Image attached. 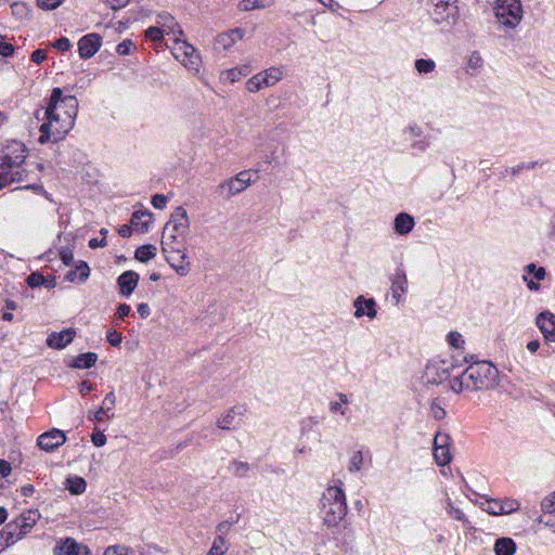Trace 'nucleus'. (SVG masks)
I'll return each mask as SVG.
<instances>
[{"instance_id": "nucleus-48", "label": "nucleus", "mask_w": 555, "mask_h": 555, "mask_svg": "<svg viewBox=\"0 0 555 555\" xmlns=\"http://www.w3.org/2000/svg\"><path fill=\"white\" fill-rule=\"evenodd\" d=\"M422 134H423V130L417 125H411V126L406 127L403 131V135H404L405 140H411V141L416 138H421Z\"/></svg>"}, {"instance_id": "nucleus-24", "label": "nucleus", "mask_w": 555, "mask_h": 555, "mask_svg": "<svg viewBox=\"0 0 555 555\" xmlns=\"http://www.w3.org/2000/svg\"><path fill=\"white\" fill-rule=\"evenodd\" d=\"M11 164L22 168L23 163L26 158V147L23 143L14 141L7 147L4 157Z\"/></svg>"}, {"instance_id": "nucleus-45", "label": "nucleus", "mask_w": 555, "mask_h": 555, "mask_svg": "<svg viewBox=\"0 0 555 555\" xmlns=\"http://www.w3.org/2000/svg\"><path fill=\"white\" fill-rule=\"evenodd\" d=\"M520 503L515 499L505 498L501 500L502 515L511 514L519 509Z\"/></svg>"}, {"instance_id": "nucleus-38", "label": "nucleus", "mask_w": 555, "mask_h": 555, "mask_svg": "<svg viewBox=\"0 0 555 555\" xmlns=\"http://www.w3.org/2000/svg\"><path fill=\"white\" fill-rule=\"evenodd\" d=\"M363 454L362 451H353L350 455L349 462H348V470L350 473H358L363 467Z\"/></svg>"}, {"instance_id": "nucleus-31", "label": "nucleus", "mask_w": 555, "mask_h": 555, "mask_svg": "<svg viewBox=\"0 0 555 555\" xmlns=\"http://www.w3.org/2000/svg\"><path fill=\"white\" fill-rule=\"evenodd\" d=\"M516 551V544L511 538H501L494 544L496 555H513Z\"/></svg>"}, {"instance_id": "nucleus-34", "label": "nucleus", "mask_w": 555, "mask_h": 555, "mask_svg": "<svg viewBox=\"0 0 555 555\" xmlns=\"http://www.w3.org/2000/svg\"><path fill=\"white\" fill-rule=\"evenodd\" d=\"M156 246L152 244L142 245L137 248L134 253V257L140 262H147L149 260L153 259L156 256Z\"/></svg>"}, {"instance_id": "nucleus-10", "label": "nucleus", "mask_w": 555, "mask_h": 555, "mask_svg": "<svg viewBox=\"0 0 555 555\" xmlns=\"http://www.w3.org/2000/svg\"><path fill=\"white\" fill-rule=\"evenodd\" d=\"M249 171H241L234 178L228 179L220 183L217 192L220 196L230 198L245 191L251 182Z\"/></svg>"}, {"instance_id": "nucleus-15", "label": "nucleus", "mask_w": 555, "mask_h": 555, "mask_svg": "<svg viewBox=\"0 0 555 555\" xmlns=\"http://www.w3.org/2000/svg\"><path fill=\"white\" fill-rule=\"evenodd\" d=\"M53 555H91L88 546L78 543L73 538L60 539L54 548Z\"/></svg>"}, {"instance_id": "nucleus-35", "label": "nucleus", "mask_w": 555, "mask_h": 555, "mask_svg": "<svg viewBox=\"0 0 555 555\" xmlns=\"http://www.w3.org/2000/svg\"><path fill=\"white\" fill-rule=\"evenodd\" d=\"M433 455L439 466H446L452 461L450 447L433 448Z\"/></svg>"}, {"instance_id": "nucleus-32", "label": "nucleus", "mask_w": 555, "mask_h": 555, "mask_svg": "<svg viewBox=\"0 0 555 555\" xmlns=\"http://www.w3.org/2000/svg\"><path fill=\"white\" fill-rule=\"evenodd\" d=\"M337 400H332L328 403V409L332 413H339L341 416L347 414L346 405L349 403V399L346 393L338 392L336 395Z\"/></svg>"}, {"instance_id": "nucleus-9", "label": "nucleus", "mask_w": 555, "mask_h": 555, "mask_svg": "<svg viewBox=\"0 0 555 555\" xmlns=\"http://www.w3.org/2000/svg\"><path fill=\"white\" fill-rule=\"evenodd\" d=\"M283 78V72L278 67H270L254 76L246 82V89L249 92H258L263 88L276 85Z\"/></svg>"}, {"instance_id": "nucleus-16", "label": "nucleus", "mask_w": 555, "mask_h": 555, "mask_svg": "<svg viewBox=\"0 0 555 555\" xmlns=\"http://www.w3.org/2000/svg\"><path fill=\"white\" fill-rule=\"evenodd\" d=\"M66 441L65 434L60 429H52L38 437L37 444L40 449L52 452Z\"/></svg>"}, {"instance_id": "nucleus-60", "label": "nucleus", "mask_w": 555, "mask_h": 555, "mask_svg": "<svg viewBox=\"0 0 555 555\" xmlns=\"http://www.w3.org/2000/svg\"><path fill=\"white\" fill-rule=\"evenodd\" d=\"M3 39L4 38L0 36V54L4 57H8L13 54L14 47L9 42H4Z\"/></svg>"}, {"instance_id": "nucleus-26", "label": "nucleus", "mask_w": 555, "mask_h": 555, "mask_svg": "<svg viewBox=\"0 0 555 555\" xmlns=\"http://www.w3.org/2000/svg\"><path fill=\"white\" fill-rule=\"evenodd\" d=\"M414 225V218L406 212L398 214L393 221L395 232L399 235L409 234L413 230Z\"/></svg>"}, {"instance_id": "nucleus-11", "label": "nucleus", "mask_w": 555, "mask_h": 555, "mask_svg": "<svg viewBox=\"0 0 555 555\" xmlns=\"http://www.w3.org/2000/svg\"><path fill=\"white\" fill-rule=\"evenodd\" d=\"M166 260L175 272L180 276H186L191 271V262L188 260V254L180 246H162Z\"/></svg>"}, {"instance_id": "nucleus-50", "label": "nucleus", "mask_w": 555, "mask_h": 555, "mask_svg": "<svg viewBox=\"0 0 555 555\" xmlns=\"http://www.w3.org/2000/svg\"><path fill=\"white\" fill-rule=\"evenodd\" d=\"M541 509L544 513L553 514L555 513V495L554 493H551L546 498L543 499L541 502Z\"/></svg>"}, {"instance_id": "nucleus-59", "label": "nucleus", "mask_w": 555, "mask_h": 555, "mask_svg": "<svg viewBox=\"0 0 555 555\" xmlns=\"http://www.w3.org/2000/svg\"><path fill=\"white\" fill-rule=\"evenodd\" d=\"M116 403V397L113 391L108 392L106 397L104 398L101 406L105 408V412L113 410Z\"/></svg>"}, {"instance_id": "nucleus-2", "label": "nucleus", "mask_w": 555, "mask_h": 555, "mask_svg": "<svg viewBox=\"0 0 555 555\" xmlns=\"http://www.w3.org/2000/svg\"><path fill=\"white\" fill-rule=\"evenodd\" d=\"M499 377L498 369L488 361H480L470 364L460 377L452 382V389L460 392L466 390L490 389L496 385Z\"/></svg>"}, {"instance_id": "nucleus-28", "label": "nucleus", "mask_w": 555, "mask_h": 555, "mask_svg": "<svg viewBox=\"0 0 555 555\" xmlns=\"http://www.w3.org/2000/svg\"><path fill=\"white\" fill-rule=\"evenodd\" d=\"M17 533L18 528H15V525L12 521L0 531V540L5 547H9L20 540L17 539Z\"/></svg>"}, {"instance_id": "nucleus-62", "label": "nucleus", "mask_w": 555, "mask_h": 555, "mask_svg": "<svg viewBox=\"0 0 555 555\" xmlns=\"http://www.w3.org/2000/svg\"><path fill=\"white\" fill-rule=\"evenodd\" d=\"M60 256L64 264L70 266L74 261V254L69 248H64L60 251Z\"/></svg>"}, {"instance_id": "nucleus-7", "label": "nucleus", "mask_w": 555, "mask_h": 555, "mask_svg": "<svg viewBox=\"0 0 555 555\" xmlns=\"http://www.w3.org/2000/svg\"><path fill=\"white\" fill-rule=\"evenodd\" d=\"M171 53L173 57L179 61L189 72H199L202 65L201 55L196 48H194L188 41L180 38L175 39Z\"/></svg>"}, {"instance_id": "nucleus-21", "label": "nucleus", "mask_w": 555, "mask_h": 555, "mask_svg": "<svg viewBox=\"0 0 555 555\" xmlns=\"http://www.w3.org/2000/svg\"><path fill=\"white\" fill-rule=\"evenodd\" d=\"M76 332L74 328L52 332L47 338V345L53 349H63L73 341Z\"/></svg>"}, {"instance_id": "nucleus-37", "label": "nucleus", "mask_w": 555, "mask_h": 555, "mask_svg": "<svg viewBox=\"0 0 555 555\" xmlns=\"http://www.w3.org/2000/svg\"><path fill=\"white\" fill-rule=\"evenodd\" d=\"M414 67L420 75L430 74L436 69V63L431 59H417Z\"/></svg>"}, {"instance_id": "nucleus-44", "label": "nucleus", "mask_w": 555, "mask_h": 555, "mask_svg": "<svg viewBox=\"0 0 555 555\" xmlns=\"http://www.w3.org/2000/svg\"><path fill=\"white\" fill-rule=\"evenodd\" d=\"M446 511L450 517L462 521L464 525H468V520L462 509L455 507L450 499L447 501Z\"/></svg>"}, {"instance_id": "nucleus-63", "label": "nucleus", "mask_w": 555, "mask_h": 555, "mask_svg": "<svg viewBox=\"0 0 555 555\" xmlns=\"http://www.w3.org/2000/svg\"><path fill=\"white\" fill-rule=\"evenodd\" d=\"M236 520H224L218 524L217 531L224 537V534L231 529Z\"/></svg>"}, {"instance_id": "nucleus-61", "label": "nucleus", "mask_w": 555, "mask_h": 555, "mask_svg": "<svg viewBox=\"0 0 555 555\" xmlns=\"http://www.w3.org/2000/svg\"><path fill=\"white\" fill-rule=\"evenodd\" d=\"M152 205L156 208V209H163L166 207V204H167V197L163 194H155L153 197H152V201H151Z\"/></svg>"}, {"instance_id": "nucleus-5", "label": "nucleus", "mask_w": 555, "mask_h": 555, "mask_svg": "<svg viewBox=\"0 0 555 555\" xmlns=\"http://www.w3.org/2000/svg\"><path fill=\"white\" fill-rule=\"evenodd\" d=\"M493 12L499 27L503 30L516 29L524 18L521 0H496Z\"/></svg>"}, {"instance_id": "nucleus-25", "label": "nucleus", "mask_w": 555, "mask_h": 555, "mask_svg": "<svg viewBox=\"0 0 555 555\" xmlns=\"http://www.w3.org/2000/svg\"><path fill=\"white\" fill-rule=\"evenodd\" d=\"M153 220V214L146 209H143L137 210L132 214L130 223L137 232L145 233L149 231Z\"/></svg>"}, {"instance_id": "nucleus-42", "label": "nucleus", "mask_w": 555, "mask_h": 555, "mask_svg": "<svg viewBox=\"0 0 555 555\" xmlns=\"http://www.w3.org/2000/svg\"><path fill=\"white\" fill-rule=\"evenodd\" d=\"M246 75H247L246 69L233 67V68L222 72L221 78L229 82H235V81H238L243 76H246Z\"/></svg>"}, {"instance_id": "nucleus-33", "label": "nucleus", "mask_w": 555, "mask_h": 555, "mask_svg": "<svg viewBox=\"0 0 555 555\" xmlns=\"http://www.w3.org/2000/svg\"><path fill=\"white\" fill-rule=\"evenodd\" d=\"M89 274L90 269L88 264L85 261H81L75 270L66 274V280L69 282H75L78 276L79 282H85L89 278Z\"/></svg>"}, {"instance_id": "nucleus-39", "label": "nucleus", "mask_w": 555, "mask_h": 555, "mask_svg": "<svg viewBox=\"0 0 555 555\" xmlns=\"http://www.w3.org/2000/svg\"><path fill=\"white\" fill-rule=\"evenodd\" d=\"M228 551V547L225 546V539L222 534H218L214 541L212 544L207 553V555H224Z\"/></svg>"}, {"instance_id": "nucleus-27", "label": "nucleus", "mask_w": 555, "mask_h": 555, "mask_svg": "<svg viewBox=\"0 0 555 555\" xmlns=\"http://www.w3.org/2000/svg\"><path fill=\"white\" fill-rule=\"evenodd\" d=\"M273 3L274 0H240L237 10L241 12L261 10L271 7Z\"/></svg>"}, {"instance_id": "nucleus-57", "label": "nucleus", "mask_w": 555, "mask_h": 555, "mask_svg": "<svg viewBox=\"0 0 555 555\" xmlns=\"http://www.w3.org/2000/svg\"><path fill=\"white\" fill-rule=\"evenodd\" d=\"M52 46H53V48H55L56 50L62 51V52H65V51H67V50H69V49H70L72 43H70V41H69V39H68V38H66V37H61L60 39L55 40V41L53 42V44H52Z\"/></svg>"}, {"instance_id": "nucleus-12", "label": "nucleus", "mask_w": 555, "mask_h": 555, "mask_svg": "<svg viewBox=\"0 0 555 555\" xmlns=\"http://www.w3.org/2000/svg\"><path fill=\"white\" fill-rule=\"evenodd\" d=\"M247 412L245 404H236L227 410L217 421V425L223 430H234L243 422V417Z\"/></svg>"}, {"instance_id": "nucleus-29", "label": "nucleus", "mask_w": 555, "mask_h": 555, "mask_svg": "<svg viewBox=\"0 0 555 555\" xmlns=\"http://www.w3.org/2000/svg\"><path fill=\"white\" fill-rule=\"evenodd\" d=\"M96 360L98 354L94 352L80 353L74 358L72 366L75 369H90Z\"/></svg>"}, {"instance_id": "nucleus-13", "label": "nucleus", "mask_w": 555, "mask_h": 555, "mask_svg": "<svg viewBox=\"0 0 555 555\" xmlns=\"http://www.w3.org/2000/svg\"><path fill=\"white\" fill-rule=\"evenodd\" d=\"M245 29L241 27H235L225 31L218 34L214 41V49L216 51H228L230 50L236 42L243 40L245 37Z\"/></svg>"}, {"instance_id": "nucleus-23", "label": "nucleus", "mask_w": 555, "mask_h": 555, "mask_svg": "<svg viewBox=\"0 0 555 555\" xmlns=\"http://www.w3.org/2000/svg\"><path fill=\"white\" fill-rule=\"evenodd\" d=\"M408 291V278L403 269L399 268L396 270L393 278L391 279V294L396 304L401 301L402 296Z\"/></svg>"}, {"instance_id": "nucleus-51", "label": "nucleus", "mask_w": 555, "mask_h": 555, "mask_svg": "<svg viewBox=\"0 0 555 555\" xmlns=\"http://www.w3.org/2000/svg\"><path fill=\"white\" fill-rule=\"evenodd\" d=\"M430 415L435 420L441 421L446 417V410L436 400H434L430 403Z\"/></svg>"}, {"instance_id": "nucleus-19", "label": "nucleus", "mask_w": 555, "mask_h": 555, "mask_svg": "<svg viewBox=\"0 0 555 555\" xmlns=\"http://www.w3.org/2000/svg\"><path fill=\"white\" fill-rule=\"evenodd\" d=\"M354 317L360 319L367 317L373 320L377 315L376 302L373 298H365L364 296H358L353 301Z\"/></svg>"}, {"instance_id": "nucleus-40", "label": "nucleus", "mask_w": 555, "mask_h": 555, "mask_svg": "<svg viewBox=\"0 0 555 555\" xmlns=\"http://www.w3.org/2000/svg\"><path fill=\"white\" fill-rule=\"evenodd\" d=\"M481 509L493 516L502 515L501 500L487 499L480 504Z\"/></svg>"}, {"instance_id": "nucleus-46", "label": "nucleus", "mask_w": 555, "mask_h": 555, "mask_svg": "<svg viewBox=\"0 0 555 555\" xmlns=\"http://www.w3.org/2000/svg\"><path fill=\"white\" fill-rule=\"evenodd\" d=\"M525 272L532 274L538 281L545 279L546 271L543 267H537L535 263H529L525 267Z\"/></svg>"}, {"instance_id": "nucleus-53", "label": "nucleus", "mask_w": 555, "mask_h": 555, "mask_svg": "<svg viewBox=\"0 0 555 555\" xmlns=\"http://www.w3.org/2000/svg\"><path fill=\"white\" fill-rule=\"evenodd\" d=\"M133 48V42L129 39H126L116 47V52L120 55H128L131 53Z\"/></svg>"}, {"instance_id": "nucleus-64", "label": "nucleus", "mask_w": 555, "mask_h": 555, "mask_svg": "<svg viewBox=\"0 0 555 555\" xmlns=\"http://www.w3.org/2000/svg\"><path fill=\"white\" fill-rule=\"evenodd\" d=\"M91 439L95 447H103L106 443V437L102 431L93 433Z\"/></svg>"}, {"instance_id": "nucleus-47", "label": "nucleus", "mask_w": 555, "mask_h": 555, "mask_svg": "<svg viewBox=\"0 0 555 555\" xmlns=\"http://www.w3.org/2000/svg\"><path fill=\"white\" fill-rule=\"evenodd\" d=\"M451 437L447 433L438 431L434 438V448L450 447Z\"/></svg>"}, {"instance_id": "nucleus-43", "label": "nucleus", "mask_w": 555, "mask_h": 555, "mask_svg": "<svg viewBox=\"0 0 555 555\" xmlns=\"http://www.w3.org/2000/svg\"><path fill=\"white\" fill-rule=\"evenodd\" d=\"M483 66V59L478 52H473L467 60V70H470V74L477 73Z\"/></svg>"}, {"instance_id": "nucleus-6", "label": "nucleus", "mask_w": 555, "mask_h": 555, "mask_svg": "<svg viewBox=\"0 0 555 555\" xmlns=\"http://www.w3.org/2000/svg\"><path fill=\"white\" fill-rule=\"evenodd\" d=\"M431 21L442 27H451L460 16L457 0H425Z\"/></svg>"}, {"instance_id": "nucleus-4", "label": "nucleus", "mask_w": 555, "mask_h": 555, "mask_svg": "<svg viewBox=\"0 0 555 555\" xmlns=\"http://www.w3.org/2000/svg\"><path fill=\"white\" fill-rule=\"evenodd\" d=\"M186 210L179 206L170 216L163 230L162 246H180L190 229Z\"/></svg>"}, {"instance_id": "nucleus-17", "label": "nucleus", "mask_w": 555, "mask_h": 555, "mask_svg": "<svg viewBox=\"0 0 555 555\" xmlns=\"http://www.w3.org/2000/svg\"><path fill=\"white\" fill-rule=\"evenodd\" d=\"M102 44V38L98 34H88L83 36L78 42V52L81 59H89L93 56Z\"/></svg>"}, {"instance_id": "nucleus-52", "label": "nucleus", "mask_w": 555, "mask_h": 555, "mask_svg": "<svg viewBox=\"0 0 555 555\" xmlns=\"http://www.w3.org/2000/svg\"><path fill=\"white\" fill-rule=\"evenodd\" d=\"M163 34H164V29H162L160 27H155V26L149 27L145 30V37L152 41L160 40L163 38Z\"/></svg>"}, {"instance_id": "nucleus-54", "label": "nucleus", "mask_w": 555, "mask_h": 555, "mask_svg": "<svg viewBox=\"0 0 555 555\" xmlns=\"http://www.w3.org/2000/svg\"><path fill=\"white\" fill-rule=\"evenodd\" d=\"M106 339L108 341V344L113 347H117L121 344V340H122V336L120 333H118L117 331L115 330H109L107 331L106 333Z\"/></svg>"}, {"instance_id": "nucleus-41", "label": "nucleus", "mask_w": 555, "mask_h": 555, "mask_svg": "<svg viewBox=\"0 0 555 555\" xmlns=\"http://www.w3.org/2000/svg\"><path fill=\"white\" fill-rule=\"evenodd\" d=\"M230 472L236 477H245L250 469L246 462L233 460L229 466Z\"/></svg>"}, {"instance_id": "nucleus-56", "label": "nucleus", "mask_w": 555, "mask_h": 555, "mask_svg": "<svg viewBox=\"0 0 555 555\" xmlns=\"http://www.w3.org/2000/svg\"><path fill=\"white\" fill-rule=\"evenodd\" d=\"M104 555H129V548L121 545H113L108 546Z\"/></svg>"}, {"instance_id": "nucleus-49", "label": "nucleus", "mask_w": 555, "mask_h": 555, "mask_svg": "<svg viewBox=\"0 0 555 555\" xmlns=\"http://www.w3.org/2000/svg\"><path fill=\"white\" fill-rule=\"evenodd\" d=\"M27 285L29 287H38L46 283L44 276L39 272H33L26 279Z\"/></svg>"}, {"instance_id": "nucleus-1", "label": "nucleus", "mask_w": 555, "mask_h": 555, "mask_svg": "<svg viewBox=\"0 0 555 555\" xmlns=\"http://www.w3.org/2000/svg\"><path fill=\"white\" fill-rule=\"evenodd\" d=\"M77 113V99L73 95L63 96L62 90L54 88L42 113L47 120L40 126L38 141L44 144L48 141L62 140L73 129Z\"/></svg>"}, {"instance_id": "nucleus-30", "label": "nucleus", "mask_w": 555, "mask_h": 555, "mask_svg": "<svg viewBox=\"0 0 555 555\" xmlns=\"http://www.w3.org/2000/svg\"><path fill=\"white\" fill-rule=\"evenodd\" d=\"M157 23L160 25V28L168 30L169 33L182 35V29L176 23L175 18L168 13H162L158 15Z\"/></svg>"}, {"instance_id": "nucleus-14", "label": "nucleus", "mask_w": 555, "mask_h": 555, "mask_svg": "<svg viewBox=\"0 0 555 555\" xmlns=\"http://www.w3.org/2000/svg\"><path fill=\"white\" fill-rule=\"evenodd\" d=\"M25 178L26 171L24 169L3 158L2 164H0V190L11 183L23 181Z\"/></svg>"}, {"instance_id": "nucleus-22", "label": "nucleus", "mask_w": 555, "mask_h": 555, "mask_svg": "<svg viewBox=\"0 0 555 555\" xmlns=\"http://www.w3.org/2000/svg\"><path fill=\"white\" fill-rule=\"evenodd\" d=\"M139 274L134 271H126L120 274L117 279L120 295L124 297H129L135 289L139 283Z\"/></svg>"}, {"instance_id": "nucleus-3", "label": "nucleus", "mask_w": 555, "mask_h": 555, "mask_svg": "<svg viewBox=\"0 0 555 555\" xmlns=\"http://www.w3.org/2000/svg\"><path fill=\"white\" fill-rule=\"evenodd\" d=\"M339 483H341L339 481ZM348 505L341 485L328 486L321 498V517L326 527H336L345 518Z\"/></svg>"}, {"instance_id": "nucleus-8", "label": "nucleus", "mask_w": 555, "mask_h": 555, "mask_svg": "<svg viewBox=\"0 0 555 555\" xmlns=\"http://www.w3.org/2000/svg\"><path fill=\"white\" fill-rule=\"evenodd\" d=\"M453 361L450 358H435L425 366L423 380L428 385H438L449 378Z\"/></svg>"}, {"instance_id": "nucleus-58", "label": "nucleus", "mask_w": 555, "mask_h": 555, "mask_svg": "<svg viewBox=\"0 0 555 555\" xmlns=\"http://www.w3.org/2000/svg\"><path fill=\"white\" fill-rule=\"evenodd\" d=\"M64 0H37L38 7L43 10H54L56 9Z\"/></svg>"}, {"instance_id": "nucleus-20", "label": "nucleus", "mask_w": 555, "mask_h": 555, "mask_svg": "<svg viewBox=\"0 0 555 555\" xmlns=\"http://www.w3.org/2000/svg\"><path fill=\"white\" fill-rule=\"evenodd\" d=\"M39 518L40 514L38 511H27L26 513H23L20 518L15 519L13 524L15 525V528H18L17 539H23L28 534Z\"/></svg>"}, {"instance_id": "nucleus-18", "label": "nucleus", "mask_w": 555, "mask_h": 555, "mask_svg": "<svg viewBox=\"0 0 555 555\" xmlns=\"http://www.w3.org/2000/svg\"><path fill=\"white\" fill-rule=\"evenodd\" d=\"M535 324L548 343H555V314L548 311L541 312L535 319Z\"/></svg>"}, {"instance_id": "nucleus-36", "label": "nucleus", "mask_w": 555, "mask_h": 555, "mask_svg": "<svg viewBox=\"0 0 555 555\" xmlns=\"http://www.w3.org/2000/svg\"><path fill=\"white\" fill-rule=\"evenodd\" d=\"M87 483L83 478L74 476L67 478L66 488L72 494L78 495L86 491Z\"/></svg>"}, {"instance_id": "nucleus-55", "label": "nucleus", "mask_w": 555, "mask_h": 555, "mask_svg": "<svg viewBox=\"0 0 555 555\" xmlns=\"http://www.w3.org/2000/svg\"><path fill=\"white\" fill-rule=\"evenodd\" d=\"M448 343L454 348H462L464 345V339L460 333L451 332L448 335Z\"/></svg>"}]
</instances>
